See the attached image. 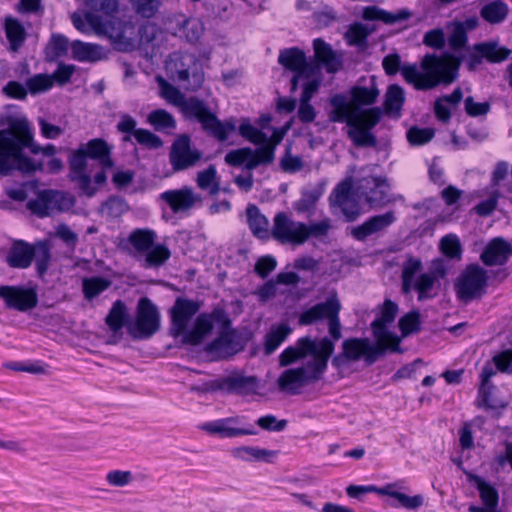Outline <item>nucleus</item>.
<instances>
[{
  "mask_svg": "<svg viewBox=\"0 0 512 512\" xmlns=\"http://www.w3.org/2000/svg\"><path fill=\"white\" fill-rule=\"evenodd\" d=\"M321 195L322 189L320 188L306 189L302 192L301 198L293 203V209L299 214H312Z\"/></svg>",
  "mask_w": 512,
  "mask_h": 512,
  "instance_id": "8fccbe9b",
  "label": "nucleus"
},
{
  "mask_svg": "<svg viewBox=\"0 0 512 512\" xmlns=\"http://www.w3.org/2000/svg\"><path fill=\"white\" fill-rule=\"evenodd\" d=\"M476 484L483 504L488 507L497 506L499 500L497 490L481 478L476 479Z\"/></svg>",
  "mask_w": 512,
  "mask_h": 512,
  "instance_id": "e2e57ef3",
  "label": "nucleus"
},
{
  "mask_svg": "<svg viewBox=\"0 0 512 512\" xmlns=\"http://www.w3.org/2000/svg\"><path fill=\"white\" fill-rule=\"evenodd\" d=\"M52 86V77L47 74H36L26 81L27 90L33 95L48 91Z\"/></svg>",
  "mask_w": 512,
  "mask_h": 512,
  "instance_id": "680f3d73",
  "label": "nucleus"
},
{
  "mask_svg": "<svg viewBox=\"0 0 512 512\" xmlns=\"http://www.w3.org/2000/svg\"><path fill=\"white\" fill-rule=\"evenodd\" d=\"M291 333V328L287 325H280L272 329L265 338V353L272 354Z\"/></svg>",
  "mask_w": 512,
  "mask_h": 512,
  "instance_id": "603ef678",
  "label": "nucleus"
},
{
  "mask_svg": "<svg viewBox=\"0 0 512 512\" xmlns=\"http://www.w3.org/2000/svg\"><path fill=\"white\" fill-rule=\"evenodd\" d=\"M136 126L137 121L131 115L123 114L120 116L116 128L118 132L125 134L123 137L125 142H130L133 137L139 145L150 150L159 149L163 146V141L158 135L147 129L136 128Z\"/></svg>",
  "mask_w": 512,
  "mask_h": 512,
  "instance_id": "a211bd4d",
  "label": "nucleus"
},
{
  "mask_svg": "<svg viewBox=\"0 0 512 512\" xmlns=\"http://www.w3.org/2000/svg\"><path fill=\"white\" fill-rule=\"evenodd\" d=\"M399 327L405 336L418 332L420 330V313L418 311L407 313L400 319Z\"/></svg>",
  "mask_w": 512,
  "mask_h": 512,
  "instance_id": "69168bd1",
  "label": "nucleus"
},
{
  "mask_svg": "<svg viewBox=\"0 0 512 512\" xmlns=\"http://www.w3.org/2000/svg\"><path fill=\"white\" fill-rule=\"evenodd\" d=\"M6 37L10 44V50L17 52L26 39V31L16 19H7L5 22Z\"/></svg>",
  "mask_w": 512,
  "mask_h": 512,
  "instance_id": "de8ad7c7",
  "label": "nucleus"
},
{
  "mask_svg": "<svg viewBox=\"0 0 512 512\" xmlns=\"http://www.w3.org/2000/svg\"><path fill=\"white\" fill-rule=\"evenodd\" d=\"M0 298L8 309L28 312L37 307L38 293L35 287L3 285L0 286Z\"/></svg>",
  "mask_w": 512,
  "mask_h": 512,
  "instance_id": "2eb2a0df",
  "label": "nucleus"
},
{
  "mask_svg": "<svg viewBox=\"0 0 512 512\" xmlns=\"http://www.w3.org/2000/svg\"><path fill=\"white\" fill-rule=\"evenodd\" d=\"M181 34L190 43L197 42L204 32L203 23L197 18H190L183 22L180 27Z\"/></svg>",
  "mask_w": 512,
  "mask_h": 512,
  "instance_id": "bf43d9fd",
  "label": "nucleus"
},
{
  "mask_svg": "<svg viewBox=\"0 0 512 512\" xmlns=\"http://www.w3.org/2000/svg\"><path fill=\"white\" fill-rule=\"evenodd\" d=\"M331 110L328 113L331 122L346 123L347 125L355 123L361 113L365 109L354 107V105L347 101V98L342 94H336L330 99Z\"/></svg>",
  "mask_w": 512,
  "mask_h": 512,
  "instance_id": "a878e982",
  "label": "nucleus"
},
{
  "mask_svg": "<svg viewBox=\"0 0 512 512\" xmlns=\"http://www.w3.org/2000/svg\"><path fill=\"white\" fill-rule=\"evenodd\" d=\"M110 285L111 281L103 277L94 276L85 278L82 284L84 296L86 299L92 300L108 289Z\"/></svg>",
  "mask_w": 512,
  "mask_h": 512,
  "instance_id": "3c124183",
  "label": "nucleus"
},
{
  "mask_svg": "<svg viewBox=\"0 0 512 512\" xmlns=\"http://www.w3.org/2000/svg\"><path fill=\"white\" fill-rule=\"evenodd\" d=\"M512 255V246L502 238L493 239L484 249L480 258L487 266L503 265Z\"/></svg>",
  "mask_w": 512,
  "mask_h": 512,
  "instance_id": "2f4dec72",
  "label": "nucleus"
},
{
  "mask_svg": "<svg viewBox=\"0 0 512 512\" xmlns=\"http://www.w3.org/2000/svg\"><path fill=\"white\" fill-rule=\"evenodd\" d=\"M247 222L252 234L259 239H268L271 236L269 222L267 218L260 213L255 205H248L246 209Z\"/></svg>",
  "mask_w": 512,
  "mask_h": 512,
  "instance_id": "e433bc0d",
  "label": "nucleus"
},
{
  "mask_svg": "<svg viewBox=\"0 0 512 512\" xmlns=\"http://www.w3.org/2000/svg\"><path fill=\"white\" fill-rule=\"evenodd\" d=\"M434 137V130L431 128L412 127L407 131V140L411 145H423Z\"/></svg>",
  "mask_w": 512,
  "mask_h": 512,
  "instance_id": "0e129e2a",
  "label": "nucleus"
},
{
  "mask_svg": "<svg viewBox=\"0 0 512 512\" xmlns=\"http://www.w3.org/2000/svg\"><path fill=\"white\" fill-rule=\"evenodd\" d=\"M258 379L255 376H245L234 373L222 378L219 382V388L227 393L239 395H249L256 391Z\"/></svg>",
  "mask_w": 512,
  "mask_h": 512,
  "instance_id": "7c9ffc66",
  "label": "nucleus"
},
{
  "mask_svg": "<svg viewBox=\"0 0 512 512\" xmlns=\"http://www.w3.org/2000/svg\"><path fill=\"white\" fill-rule=\"evenodd\" d=\"M159 200L167 204L174 214L189 212L202 203L201 195L190 186L166 190L159 195Z\"/></svg>",
  "mask_w": 512,
  "mask_h": 512,
  "instance_id": "4be33fe9",
  "label": "nucleus"
},
{
  "mask_svg": "<svg viewBox=\"0 0 512 512\" xmlns=\"http://www.w3.org/2000/svg\"><path fill=\"white\" fill-rule=\"evenodd\" d=\"M411 13L406 9H401L396 13L385 11L377 6H368L364 8L362 17L365 20H379L385 24H394L410 17Z\"/></svg>",
  "mask_w": 512,
  "mask_h": 512,
  "instance_id": "58836bf2",
  "label": "nucleus"
},
{
  "mask_svg": "<svg viewBox=\"0 0 512 512\" xmlns=\"http://www.w3.org/2000/svg\"><path fill=\"white\" fill-rule=\"evenodd\" d=\"M230 454L234 459L240 461L272 463L277 456V451L256 446H240L232 448Z\"/></svg>",
  "mask_w": 512,
  "mask_h": 512,
  "instance_id": "72a5a7b5",
  "label": "nucleus"
},
{
  "mask_svg": "<svg viewBox=\"0 0 512 512\" xmlns=\"http://www.w3.org/2000/svg\"><path fill=\"white\" fill-rule=\"evenodd\" d=\"M278 62L294 73L316 74L318 72V66L308 62L305 53L297 47L280 51Z\"/></svg>",
  "mask_w": 512,
  "mask_h": 512,
  "instance_id": "393cba45",
  "label": "nucleus"
},
{
  "mask_svg": "<svg viewBox=\"0 0 512 512\" xmlns=\"http://www.w3.org/2000/svg\"><path fill=\"white\" fill-rule=\"evenodd\" d=\"M75 204L74 197L63 191L43 190L27 203V208L39 217L51 216L70 210Z\"/></svg>",
  "mask_w": 512,
  "mask_h": 512,
  "instance_id": "f8f14e48",
  "label": "nucleus"
},
{
  "mask_svg": "<svg viewBox=\"0 0 512 512\" xmlns=\"http://www.w3.org/2000/svg\"><path fill=\"white\" fill-rule=\"evenodd\" d=\"M381 116L382 111L379 107L365 109L364 112L355 119V123L348 125V137L356 146H374L376 144V138L370 133V130L379 123Z\"/></svg>",
  "mask_w": 512,
  "mask_h": 512,
  "instance_id": "4468645a",
  "label": "nucleus"
},
{
  "mask_svg": "<svg viewBox=\"0 0 512 512\" xmlns=\"http://www.w3.org/2000/svg\"><path fill=\"white\" fill-rule=\"evenodd\" d=\"M85 6L94 11H99L107 16H112L118 11L117 0H83Z\"/></svg>",
  "mask_w": 512,
  "mask_h": 512,
  "instance_id": "338daca9",
  "label": "nucleus"
},
{
  "mask_svg": "<svg viewBox=\"0 0 512 512\" xmlns=\"http://www.w3.org/2000/svg\"><path fill=\"white\" fill-rule=\"evenodd\" d=\"M200 310L198 301L177 297L173 306L169 310L171 319L170 332L174 337L185 335L193 317Z\"/></svg>",
  "mask_w": 512,
  "mask_h": 512,
  "instance_id": "f3484780",
  "label": "nucleus"
},
{
  "mask_svg": "<svg viewBox=\"0 0 512 512\" xmlns=\"http://www.w3.org/2000/svg\"><path fill=\"white\" fill-rule=\"evenodd\" d=\"M484 57L477 49V44L467 48L466 54L462 57L453 55L436 56L426 55L421 61L422 71L417 65L405 66L402 69V76L405 81L414 86L417 90H430L440 83L451 84L458 77V70L461 62H465L469 71H475L483 62Z\"/></svg>",
  "mask_w": 512,
  "mask_h": 512,
  "instance_id": "f03ea898",
  "label": "nucleus"
},
{
  "mask_svg": "<svg viewBox=\"0 0 512 512\" xmlns=\"http://www.w3.org/2000/svg\"><path fill=\"white\" fill-rule=\"evenodd\" d=\"M239 423L238 417H229L212 422H207L201 426V429L210 434H219L222 437H237L242 435H256V430L253 426L250 427H237Z\"/></svg>",
  "mask_w": 512,
  "mask_h": 512,
  "instance_id": "cd10ccee",
  "label": "nucleus"
},
{
  "mask_svg": "<svg viewBox=\"0 0 512 512\" xmlns=\"http://www.w3.org/2000/svg\"><path fill=\"white\" fill-rule=\"evenodd\" d=\"M80 148L84 149V154L87 158L97 160L103 168L112 166L110 151L103 139H92L86 144L80 145Z\"/></svg>",
  "mask_w": 512,
  "mask_h": 512,
  "instance_id": "4c0bfd02",
  "label": "nucleus"
},
{
  "mask_svg": "<svg viewBox=\"0 0 512 512\" xmlns=\"http://www.w3.org/2000/svg\"><path fill=\"white\" fill-rule=\"evenodd\" d=\"M395 221V213L387 211L383 214L372 216L361 225L352 228L351 235L358 241H365L368 237L385 230Z\"/></svg>",
  "mask_w": 512,
  "mask_h": 512,
  "instance_id": "bb28decb",
  "label": "nucleus"
},
{
  "mask_svg": "<svg viewBox=\"0 0 512 512\" xmlns=\"http://www.w3.org/2000/svg\"><path fill=\"white\" fill-rule=\"evenodd\" d=\"M512 373V355L510 352H501L493 356L492 361H488L482 367L480 373V385H482V391L486 385H492L490 380L497 372Z\"/></svg>",
  "mask_w": 512,
  "mask_h": 512,
  "instance_id": "c756f323",
  "label": "nucleus"
},
{
  "mask_svg": "<svg viewBox=\"0 0 512 512\" xmlns=\"http://www.w3.org/2000/svg\"><path fill=\"white\" fill-rule=\"evenodd\" d=\"M487 272L477 264L468 265L457 278L454 288L458 299L468 303L480 298L487 286Z\"/></svg>",
  "mask_w": 512,
  "mask_h": 512,
  "instance_id": "9b49d317",
  "label": "nucleus"
},
{
  "mask_svg": "<svg viewBox=\"0 0 512 512\" xmlns=\"http://www.w3.org/2000/svg\"><path fill=\"white\" fill-rule=\"evenodd\" d=\"M157 235L150 229H135L127 238V242L134 250V256L139 260L145 252L152 248Z\"/></svg>",
  "mask_w": 512,
  "mask_h": 512,
  "instance_id": "c9c22d12",
  "label": "nucleus"
},
{
  "mask_svg": "<svg viewBox=\"0 0 512 512\" xmlns=\"http://www.w3.org/2000/svg\"><path fill=\"white\" fill-rule=\"evenodd\" d=\"M508 11L506 3L495 0L484 5L480 10V15L488 23L498 24L506 19Z\"/></svg>",
  "mask_w": 512,
  "mask_h": 512,
  "instance_id": "a18cd8bd",
  "label": "nucleus"
},
{
  "mask_svg": "<svg viewBox=\"0 0 512 512\" xmlns=\"http://www.w3.org/2000/svg\"><path fill=\"white\" fill-rule=\"evenodd\" d=\"M105 322L114 334L118 333L124 326L127 327L129 323L127 307L121 300L113 303Z\"/></svg>",
  "mask_w": 512,
  "mask_h": 512,
  "instance_id": "37998d69",
  "label": "nucleus"
},
{
  "mask_svg": "<svg viewBox=\"0 0 512 512\" xmlns=\"http://www.w3.org/2000/svg\"><path fill=\"white\" fill-rule=\"evenodd\" d=\"M314 56L318 67L322 66L327 73H336L342 68V57L324 40L313 41Z\"/></svg>",
  "mask_w": 512,
  "mask_h": 512,
  "instance_id": "c85d7f7f",
  "label": "nucleus"
},
{
  "mask_svg": "<svg viewBox=\"0 0 512 512\" xmlns=\"http://www.w3.org/2000/svg\"><path fill=\"white\" fill-rule=\"evenodd\" d=\"M389 184L382 177L365 176L356 182L357 193L372 207H381L389 202Z\"/></svg>",
  "mask_w": 512,
  "mask_h": 512,
  "instance_id": "6ab92c4d",
  "label": "nucleus"
},
{
  "mask_svg": "<svg viewBox=\"0 0 512 512\" xmlns=\"http://www.w3.org/2000/svg\"><path fill=\"white\" fill-rule=\"evenodd\" d=\"M171 256V252L164 244H153L139 259L144 268H157L164 265Z\"/></svg>",
  "mask_w": 512,
  "mask_h": 512,
  "instance_id": "79ce46f5",
  "label": "nucleus"
},
{
  "mask_svg": "<svg viewBox=\"0 0 512 512\" xmlns=\"http://www.w3.org/2000/svg\"><path fill=\"white\" fill-rule=\"evenodd\" d=\"M147 121L157 130L174 129L176 121L174 117L164 109H156L149 113Z\"/></svg>",
  "mask_w": 512,
  "mask_h": 512,
  "instance_id": "5fc2aeb1",
  "label": "nucleus"
},
{
  "mask_svg": "<svg viewBox=\"0 0 512 512\" xmlns=\"http://www.w3.org/2000/svg\"><path fill=\"white\" fill-rule=\"evenodd\" d=\"M34 254L33 246L22 240H18L11 246L6 257V262L12 268L25 269L31 265Z\"/></svg>",
  "mask_w": 512,
  "mask_h": 512,
  "instance_id": "473e14b6",
  "label": "nucleus"
},
{
  "mask_svg": "<svg viewBox=\"0 0 512 512\" xmlns=\"http://www.w3.org/2000/svg\"><path fill=\"white\" fill-rule=\"evenodd\" d=\"M352 188L351 179H346L334 188L329 197L330 204L339 207L348 222L355 221L361 214V206L353 197Z\"/></svg>",
  "mask_w": 512,
  "mask_h": 512,
  "instance_id": "412c9836",
  "label": "nucleus"
},
{
  "mask_svg": "<svg viewBox=\"0 0 512 512\" xmlns=\"http://www.w3.org/2000/svg\"><path fill=\"white\" fill-rule=\"evenodd\" d=\"M130 3L137 15L148 19L159 11L162 0H130Z\"/></svg>",
  "mask_w": 512,
  "mask_h": 512,
  "instance_id": "13d9d810",
  "label": "nucleus"
},
{
  "mask_svg": "<svg viewBox=\"0 0 512 512\" xmlns=\"http://www.w3.org/2000/svg\"><path fill=\"white\" fill-rule=\"evenodd\" d=\"M397 483H390L381 487L380 495H386L396 499L400 505L409 510H416L423 505L422 495L408 496L396 490Z\"/></svg>",
  "mask_w": 512,
  "mask_h": 512,
  "instance_id": "a19ab883",
  "label": "nucleus"
},
{
  "mask_svg": "<svg viewBox=\"0 0 512 512\" xmlns=\"http://www.w3.org/2000/svg\"><path fill=\"white\" fill-rule=\"evenodd\" d=\"M370 30L362 23L352 24L345 33V39L351 46H364Z\"/></svg>",
  "mask_w": 512,
  "mask_h": 512,
  "instance_id": "6e6d98bb",
  "label": "nucleus"
},
{
  "mask_svg": "<svg viewBox=\"0 0 512 512\" xmlns=\"http://www.w3.org/2000/svg\"><path fill=\"white\" fill-rule=\"evenodd\" d=\"M215 322L230 324V320L221 309H215L211 313L199 314L193 328L185 333L183 342L190 345L202 343L204 338L212 332Z\"/></svg>",
  "mask_w": 512,
  "mask_h": 512,
  "instance_id": "5701e85b",
  "label": "nucleus"
},
{
  "mask_svg": "<svg viewBox=\"0 0 512 512\" xmlns=\"http://www.w3.org/2000/svg\"><path fill=\"white\" fill-rule=\"evenodd\" d=\"M73 58L80 62H96L106 57L104 48L98 44L75 40L71 43Z\"/></svg>",
  "mask_w": 512,
  "mask_h": 512,
  "instance_id": "f704fd0d",
  "label": "nucleus"
},
{
  "mask_svg": "<svg viewBox=\"0 0 512 512\" xmlns=\"http://www.w3.org/2000/svg\"><path fill=\"white\" fill-rule=\"evenodd\" d=\"M69 47V40L62 34H53L47 46L46 58L48 61L65 56Z\"/></svg>",
  "mask_w": 512,
  "mask_h": 512,
  "instance_id": "864d4df0",
  "label": "nucleus"
},
{
  "mask_svg": "<svg viewBox=\"0 0 512 512\" xmlns=\"http://www.w3.org/2000/svg\"><path fill=\"white\" fill-rule=\"evenodd\" d=\"M380 92L372 80L369 87L357 86L351 90L352 104L354 107L372 105L377 101Z\"/></svg>",
  "mask_w": 512,
  "mask_h": 512,
  "instance_id": "49530a36",
  "label": "nucleus"
},
{
  "mask_svg": "<svg viewBox=\"0 0 512 512\" xmlns=\"http://www.w3.org/2000/svg\"><path fill=\"white\" fill-rule=\"evenodd\" d=\"M405 101V92L397 84L390 85L385 95L384 107L387 113L400 116V111Z\"/></svg>",
  "mask_w": 512,
  "mask_h": 512,
  "instance_id": "09e8293b",
  "label": "nucleus"
},
{
  "mask_svg": "<svg viewBox=\"0 0 512 512\" xmlns=\"http://www.w3.org/2000/svg\"><path fill=\"white\" fill-rule=\"evenodd\" d=\"M166 69L171 78L186 90L195 91L204 82L202 65L193 54L182 52L171 54L166 63Z\"/></svg>",
  "mask_w": 512,
  "mask_h": 512,
  "instance_id": "0eeeda50",
  "label": "nucleus"
},
{
  "mask_svg": "<svg viewBox=\"0 0 512 512\" xmlns=\"http://www.w3.org/2000/svg\"><path fill=\"white\" fill-rule=\"evenodd\" d=\"M477 49L484 59L490 63H501L508 59L512 53L511 49L500 46L498 41L477 43Z\"/></svg>",
  "mask_w": 512,
  "mask_h": 512,
  "instance_id": "ea45409f",
  "label": "nucleus"
},
{
  "mask_svg": "<svg viewBox=\"0 0 512 512\" xmlns=\"http://www.w3.org/2000/svg\"><path fill=\"white\" fill-rule=\"evenodd\" d=\"M422 261L409 257L402 266L401 289L404 294L417 293L418 301L435 298L440 290V279L446 275L445 267L440 263L427 272H421Z\"/></svg>",
  "mask_w": 512,
  "mask_h": 512,
  "instance_id": "39448f33",
  "label": "nucleus"
},
{
  "mask_svg": "<svg viewBox=\"0 0 512 512\" xmlns=\"http://www.w3.org/2000/svg\"><path fill=\"white\" fill-rule=\"evenodd\" d=\"M160 328V314L148 298L138 301L136 318L127 324V331L133 339H148Z\"/></svg>",
  "mask_w": 512,
  "mask_h": 512,
  "instance_id": "9d476101",
  "label": "nucleus"
},
{
  "mask_svg": "<svg viewBox=\"0 0 512 512\" xmlns=\"http://www.w3.org/2000/svg\"><path fill=\"white\" fill-rule=\"evenodd\" d=\"M190 142L187 135H181L173 142L169 161L175 172L189 169L201 159L202 153L198 149L192 148Z\"/></svg>",
  "mask_w": 512,
  "mask_h": 512,
  "instance_id": "aec40b11",
  "label": "nucleus"
},
{
  "mask_svg": "<svg viewBox=\"0 0 512 512\" xmlns=\"http://www.w3.org/2000/svg\"><path fill=\"white\" fill-rule=\"evenodd\" d=\"M23 148H28L33 154L41 152L46 156H53L57 151L53 144L41 147L34 143L26 118H13L8 128L0 130V174L6 175L13 169L23 173L42 169L41 164H36L22 153Z\"/></svg>",
  "mask_w": 512,
  "mask_h": 512,
  "instance_id": "7ed1b4c3",
  "label": "nucleus"
},
{
  "mask_svg": "<svg viewBox=\"0 0 512 512\" xmlns=\"http://www.w3.org/2000/svg\"><path fill=\"white\" fill-rule=\"evenodd\" d=\"M397 312V304L391 300H385L380 315L371 323L375 339L389 345L390 352H401L400 339L386 328L387 324L395 320Z\"/></svg>",
  "mask_w": 512,
  "mask_h": 512,
  "instance_id": "dca6fc26",
  "label": "nucleus"
},
{
  "mask_svg": "<svg viewBox=\"0 0 512 512\" xmlns=\"http://www.w3.org/2000/svg\"><path fill=\"white\" fill-rule=\"evenodd\" d=\"M34 248V258L36 263V269L40 276H43L49 267L51 254L50 248L47 243H38Z\"/></svg>",
  "mask_w": 512,
  "mask_h": 512,
  "instance_id": "052dcab7",
  "label": "nucleus"
},
{
  "mask_svg": "<svg viewBox=\"0 0 512 512\" xmlns=\"http://www.w3.org/2000/svg\"><path fill=\"white\" fill-rule=\"evenodd\" d=\"M468 42L467 32L461 25L452 24V31L448 37V44L454 51H458L466 46Z\"/></svg>",
  "mask_w": 512,
  "mask_h": 512,
  "instance_id": "774afa93",
  "label": "nucleus"
},
{
  "mask_svg": "<svg viewBox=\"0 0 512 512\" xmlns=\"http://www.w3.org/2000/svg\"><path fill=\"white\" fill-rule=\"evenodd\" d=\"M341 303L337 293L333 292L324 302L317 303L304 310L299 316V324L312 325L318 321L327 320L331 338L320 340L309 336L299 338L292 346L285 348L279 355V365L287 367L297 361L311 356L305 364L285 369L277 379L279 391L298 395L302 389L322 379L328 367V361L335 349V342L342 337L339 313Z\"/></svg>",
  "mask_w": 512,
  "mask_h": 512,
  "instance_id": "f257e3e1",
  "label": "nucleus"
},
{
  "mask_svg": "<svg viewBox=\"0 0 512 512\" xmlns=\"http://www.w3.org/2000/svg\"><path fill=\"white\" fill-rule=\"evenodd\" d=\"M306 224L294 221L285 212H278L273 218L271 237L281 244L301 245L307 241Z\"/></svg>",
  "mask_w": 512,
  "mask_h": 512,
  "instance_id": "ddd939ff",
  "label": "nucleus"
},
{
  "mask_svg": "<svg viewBox=\"0 0 512 512\" xmlns=\"http://www.w3.org/2000/svg\"><path fill=\"white\" fill-rule=\"evenodd\" d=\"M70 177L71 180L76 182L79 189L86 195H94L96 188L91 184V178L86 173L87 168V157L84 154V149L80 147L73 151L70 159Z\"/></svg>",
  "mask_w": 512,
  "mask_h": 512,
  "instance_id": "b1692460",
  "label": "nucleus"
},
{
  "mask_svg": "<svg viewBox=\"0 0 512 512\" xmlns=\"http://www.w3.org/2000/svg\"><path fill=\"white\" fill-rule=\"evenodd\" d=\"M161 96L179 107L186 118L197 120L203 130L218 141H226L236 130V123L233 120L221 122L203 100L196 97L185 98L176 87L165 81L161 84Z\"/></svg>",
  "mask_w": 512,
  "mask_h": 512,
  "instance_id": "20e7f679",
  "label": "nucleus"
},
{
  "mask_svg": "<svg viewBox=\"0 0 512 512\" xmlns=\"http://www.w3.org/2000/svg\"><path fill=\"white\" fill-rule=\"evenodd\" d=\"M386 351H390V347L383 341L376 340V343L372 344L367 338H349L343 341L342 353L333 357L332 365L340 367L346 362L358 361L362 357L365 358L367 365H372Z\"/></svg>",
  "mask_w": 512,
  "mask_h": 512,
  "instance_id": "1a4fd4ad",
  "label": "nucleus"
},
{
  "mask_svg": "<svg viewBox=\"0 0 512 512\" xmlns=\"http://www.w3.org/2000/svg\"><path fill=\"white\" fill-rule=\"evenodd\" d=\"M73 26L83 34H95L107 38L118 50H125L128 41L124 36V26L121 20L116 18L104 19L94 12H74L71 14Z\"/></svg>",
  "mask_w": 512,
  "mask_h": 512,
  "instance_id": "423d86ee",
  "label": "nucleus"
},
{
  "mask_svg": "<svg viewBox=\"0 0 512 512\" xmlns=\"http://www.w3.org/2000/svg\"><path fill=\"white\" fill-rule=\"evenodd\" d=\"M440 250L443 255L450 259H461L462 246L455 234H448L441 239Z\"/></svg>",
  "mask_w": 512,
  "mask_h": 512,
  "instance_id": "4d7b16f0",
  "label": "nucleus"
},
{
  "mask_svg": "<svg viewBox=\"0 0 512 512\" xmlns=\"http://www.w3.org/2000/svg\"><path fill=\"white\" fill-rule=\"evenodd\" d=\"M281 140L282 135L274 133L270 139H267L264 146L256 149L243 147L229 151L225 155V162L230 166H243L248 171H252L259 166H268L273 163L276 147Z\"/></svg>",
  "mask_w": 512,
  "mask_h": 512,
  "instance_id": "6e6552de",
  "label": "nucleus"
},
{
  "mask_svg": "<svg viewBox=\"0 0 512 512\" xmlns=\"http://www.w3.org/2000/svg\"><path fill=\"white\" fill-rule=\"evenodd\" d=\"M196 184L201 190H207L210 195H217L220 191V183L217 170L214 165L197 173Z\"/></svg>",
  "mask_w": 512,
  "mask_h": 512,
  "instance_id": "c03bdc74",
  "label": "nucleus"
}]
</instances>
